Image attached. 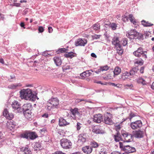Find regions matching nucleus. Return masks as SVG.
Wrapping results in <instances>:
<instances>
[{
    "instance_id": "51",
    "label": "nucleus",
    "mask_w": 154,
    "mask_h": 154,
    "mask_svg": "<svg viewBox=\"0 0 154 154\" xmlns=\"http://www.w3.org/2000/svg\"><path fill=\"white\" fill-rule=\"evenodd\" d=\"M2 132L0 131V140L2 139V142H3L4 140H5V138L4 137L2 136Z\"/></svg>"
},
{
    "instance_id": "63",
    "label": "nucleus",
    "mask_w": 154,
    "mask_h": 154,
    "mask_svg": "<svg viewBox=\"0 0 154 154\" xmlns=\"http://www.w3.org/2000/svg\"><path fill=\"white\" fill-rule=\"evenodd\" d=\"M100 154H107L106 152L103 149H101L100 152Z\"/></svg>"
},
{
    "instance_id": "58",
    "label": "nucleus",
    "mask_w": 154,
    "mask_h": 154,
    "mask_svg": "<svg viewBox=\"0 0 154 154\" xmlns=\"http://www.w3.org/2000/svg\"><path fill=\"white\" fill-rule=\"evenodd\" d=\"M136 63L140 65H142L143 63V61L142 60L141 61H136Z\"/></svg>"
},
{
    "instance_id": "30",
    "label": "nucleus",
    "mask_w": 154,
    "mask_h": 154,
    "mask_svg": "<svg viewBox=\"0 0 154 154\" xmlns=\"http://www.w3.org/2000/svg\"><path fill=\"white\" fill-rule=\"evenodd\" d=\"M141 23L144 26L148 27L152 26L153 25V24L149 23L148 21H146L144 20H143L141 21Z\"/></svg>"
},
{
    "instance_id": "19",
    "label": "nucleus",
    "mask_w": 154,
    "mask_h": 154,
    "mask_svg": "<svg viewBox=\"0 0 154 154\" xmlns=\"http://www.w3.org/2000/svg\"><path fill=\"white\" fill-rule=\"evenodd\" d=\"M59 125L60 126H66L69 124V123L63 119V118L60 117L59 119Z\"/></svg>"
},
{
    "instance_id": "26",
    "label": "nucleus",
    "mask_w": 154,
    "mask_h": 154,
    "mask_svg": "<svg viewBox=\"0 0 154 154\" xmlns=\"http://www.w3.org/2000/svg\"><path fill=\"white\" fill-rule=\"evenodd\" d=\"M113 137L114 138L115 141L116 142L122 140L121 134L119 132H118L116 134L113 135Z\"/></svg>"
},
{
    "instance_id": "55",
    "label": "nucleus",
    "mask_w": 154,
    "mask_h": 154,
    "mask_svg": "<svg viewBox=\"0 0 154 154\" xmlns=\"http://www.w3.org/2000/svg\"><path fill=\"white\" fill-rule=\"evenodd\" d=\"M52 154H66L65 153L62 152L61 151H58L55 152Z\"/></svg>"
},
{
    "instance_id": "42",
    "label": "nucleus",
    "mask_w": 154,
    "mask_h": 154,
    "mask_svg": "<svg viewBox=\"0 0 154 154\" xmlns=\"http://www.w3.org/2000/svg\"><path fill=\"white\" fill-rule=\"evenodd\" d=\"M70 69V66L68 65H65L62 67L63 70V71L69 69Z\"/></svg>"
},
{
    "instance_id": "1",
    "label": "nucleus",
    "mask_w": 154,
    "mask_h": 154,
    "mask_svg": "<svg viewBox=\"0 0 154 154\" xmlns=\"http://www.w3.org/2000/svg\"><path fill=\"white\" fill-rule=\"evenodd\" d=\"M20 97L22 99L34 101L36 100V97L37 98L36 95L33 94L32 90L29 88L22 89L20 91Z\"/></svg>"
},
{
    "instance_id": "9",
    "label": "nucleus",
    "mask_w": 154,
    "mask_h": 154,
    "mask_svg": "<svg viewBox=\"0 0 154 154\" xmlns=\"http://www.w3.org/2000/svg\"><path fill=\"white\" fill-rule=\"evenodd\" d=\"M71 114V116L73 119H79L80 117V113L78 111V109L77 108H75L73 109L70 110Z\"/></svg>"
},
{
    "instance_id": "16",
    "label": "nucleus",
    "mask_w": 154,
    "mask_h": 154,
    "mask_svg": "<svg viewBox=\"0 0 154 154\" xmlns=\"http://www.w3.org/2000/svg\"><path fill=\"white\" fill-rule=\"evenodd\" d=\"M7 127L8 129L12 131L14 130L15 127L16 126V123L13 120L8 122L7 123Z\"/></svg>"
},
{
    "instance_id": "4",
    "label": "nucleus",
    "mask_w": 154,
    "mask_h": 154,
    "mask_svg": "<svg viewBox=\"0 0 154 154\" xmlns=\"http://www.w3.org/2000/svg\"><path fill=\"white\" fill-rule=\"evenodd\" d=\"M127 35L131 39L136 38L138 39L143 40V35L137 32L135 29L131 30L128 31Z\"/></svg>"
},
{
    "instance_id": "14",
    "label": "nucleus",
    "mask_w": 154,
    "mask_h": 154,
    "mask_svg": "<svg viewBox=\"0 0 154 154\" xmlns=\"http://www.w3.org/2000/svg\"><path fill=\"white\" fill-rule=\"evenodd\" d=\"M20 150V151L23 152L22 154H32V152L28 145L21 148Z\"/></svg>"
},
{
    "instance_id": "11",
    "label": "nucleus",
    "mask_w": 154,
    "mask_h": 154,
    "mask_svg": "<svg viewBox=\"0 0 154 154\" xmlns=\"http://www.w3.org/2000/svg\"><path fill=\"white\" fill-rule=\"evenodd\" d=\"M93 121L94 122L97 123H100L103 121V117L102 115L100 114H96L94 116Z\"/></svg>"
},
{
    "instance_id": "21",
    "label": "nucleus",
    "mask_w": 154,
    "mask_h": 154,
    "mask_svg": "<svg viewBox=\"0 0 154 154\" xmlns=\"http://www.w3.org/2000/svg\"><path fill=\"white\" fill-rule=\"evenodd\" d=\"M53 60L57 66H59L61 65L62 61L60 57H55L53 58Z\"/></svg>"
},
{
    "instance_id": "8",
    "label": "nucleus",
    "mask_w": 154,
    "mask_h": 154,
    "mask_svg": "<svg viewBox=\"0 0 154 154\" xmlns=\"http://www.w3.org/2000/svg\"><path fill=\"white\" fill-rule=\"evenodd\" d=\"M130 126L132 129H137L140 128L142 126V123L141 120H138L132 122L130 124Z\"/></svg>"
},
{
    "instance_id": "34",
    "label": "nucleus",
    "mask_w": 154,
    "mask_h": 154,
    "mask_svg": "<svg viewBox=\"0 0 154 154\" xmlns=\"http://www.w3.org/2000/svg\"><path fill=\"white\" fill-rule=\"evenodd\" d=\"M22 86L21 85L20 83L14 84L10 85L8 86V88L11 89H15L17 87H20Z\"/></svg>"
},
{
    "instance_id": "31",
    "label": "nucleus",
    "mask_w": 154,
    "mask_h": 154,
    "mask_svg": "<svg viewBox=\"0 0 154 154\" xmlns=\"http://www.w3.org/2000/svg\"><path fill=\"white\" fill-rule=\"evenodd\" d=\"M121 71V70L120 68L118 66L116 67L113 71V73L114 75H118L120 73Z\"/></svg>"
},
{
    "instance_id": "59",
    "label": "nucleus",
    "mask_w": 154,
    "mask_h": 154,
    "mask_svg": "<svg viewBox=\"0 0 154 154\" xmlns=\"http://www.w3.org/2000/svg\"><path fill=\"white\" fill-rule=\"evenodd\" d=\"M150 33L149 32H146L143 35V36H145V38H147V37L149 35Z\"/></svg>"
},
{
    "instance_id": "6",
    "label": "nucleus",
    "mask_w": 154,
    "mask_h": 154,
    "mask_svg": "<svg viewBox=\"0 0 154 154\" xmlns=\"http://www.w3.org/2000/svg\"><path fill=\"white\" fill-rule=\"evenodd\" d=\"M121 134L125 138V142H129L131 141V139L133 140L134 137L133 134H131L124 131H121Z\"/></svg>"
},
{
    "instance_id": "15",
    "label": "nucleus",
    "mask_w": 154,
    "mask_h": 154,
    "mask_svg": "<svg viewBox=\"0 0 154 154\" xmlns=\"http://www.w3.org/2000/svg\"><path fill=\"white\" fill-rule=\"evenodd\" d=\"M3 115L7 119L11 120L14 117V116L12 113H9L7 109H4L3 112Z\"/></svg>"
},
{
    "instance_id": "28",
    "label": "nucleus",
    "mask_w": 154,
    "mask_h": 154,
    "mask_svg": "<svg viewBox=\"0 0 154 154\" xmlns=\"http://www.w3.org/2000/svg\"><path fill=\"white\" fill-rule=\"evenodd\" d=\"M106 25H108L109 28L111 29L112 30H114L116 29L118 24L115 23H110L109 24H106Z\"/></svg>"
},
{
    "instance_id": "38",
    "label": "nucleus",
    "mask_w": 154,
    "mask_h": 154,
    "mask_svg": "<svg viewBox=\"0 0 154 154\" xmlns=\"http://www.w3.org/2000/svg\"><path fill=\"white\" fill-rule=\"evenodd\" d=\"M34 147L37 148L39 150H40L41 148V145L40 143L36 142L34 145Z\"/></svg>"
},
{
    "instance_id": "10",
    "label": "nucleus",
    "mask_w": 154,
    "mask_h": 154,
    "mask_svg": "<svg viewBox=\"0 0 154 154\" xmlns=\"http://www.w3.org/2000/svg\"><path fill=\"white\" fill-rule=\"evenodd\" d=\"M87 137L86 133H82L79 135L78 141L79 143H80L81 144H82L85 142Z\"/></svg>"
},
{
    "instance_id": "22",
    "label": "nucleus",
    "mask_w": 154,
    "mask_h": 154,
    "mask_svg": "<svg viewBox=\"0 0 154 154\" xmlns=\"http://www.w3.org/2000/svg\"><path fill=\"white\" fill-rule=\"evenodd\" d=\"M82 150L84 152L87 154H88L91 153L92 152V149L91 146H86L82 148Z\"/></svg>"
},
{
    "instance_id": "62",
    "label": "nucleus",
    "mask_w": 154,
    "mask_h": 154,
    "mask_svg": "<svg viewBox=\"0 0 154 154\" xmlns=\"http://www.w3.org/2000/svg\"><path fill=\"white\" fill-rule=\"evenodd\" d=\"M94 83H96L97 84H101L102 85H104V84L103 83H102L101 81H97V80H95L94 82Z\"/></svg>"
},
{
    "instance_id": "52",
    "label": "nucleus",
    "mask_w": 154,
    "mask_h": 154,
    "mask_svg": "<svg viewBox=\"0 0 154 154\" xmlns=\"http://www.w3.org/2000/svg\"><path fill=\"white\" fill-rule=\"evenodd\" d=\"M121 128V127L120 126V125H116L115 126V129L117 132H119V131L120 130Z\"/></svg>"
},
{
    "instance_id": "17",
    "label": "nucleus",
    "mask_w": 154,
    "mask_h": 154,
    "mask_svg": "<svg viewBox=\"0 0 154 154\" xmlns=\"http://www.w3.org/2000/svg\"><path fill=\"white\" fill-rule=\"evenodd\" d=\"M124 151H125V153H132L136 151V150L135 148L131 147L129 145H126L124 148Z\"/></svg>"
},
{
    "instance_id": "3",
    "label": "nucleus",
    "mask_w": 154,
    "mask_h": 154,
    "mask_svg": "<svg viewBox=\"0 0 154 154\" xmlns=\"http://www.w3.org/2000/svg\"><path fill=\"white\" fill-rule=\"evenodd\" d=\"M59 104V100L57 98H52L47 103V109L51 110L52 109L57 108Z\"/></svg>"
},
{
    "instance_id": "41",
    "label": "nucleus",
    "mask_w": 154,
    "mask_h": 154,
    "mask_svg": "<svg viewBox=\"0 0 154 154\" xmlns=\"http://www.w3.org/2000/svg\"><path fill=\"white\" fill-rule=\"evenodd\" d=\"M136 116V115L135 114L133 113L132 112H131L129 114V116L128 117L129 119L131 121V119L133 118L134 117Z\"/></svg>"
},
{
    "instance_id": "45",
    "label": "nucleus",
    "mask_w": 154,
    "mask_h": 154,
    "mask_svg": "<svg viewBox=\"0 0 154 154\" xmlns=\"http://www.w3.org/2000/svg\"><path fill=\"white\" fill-rule=\"evenodd\" d=\"M100 69L101 71H106L109 69V67L107 65L103 67H101Z\"/></svg>"
},
{
    "instance_id": "25",
    "label": "nucleus",
    "mask_w": 154,
    "mask_h": 154,
    "mask_svg": "<svg viewBox=\"0 0 154 154\" xmlns=\"http://www.w3.org/2000/svg\"><path fill=\"white\" fill-rule=\"evenodd\" d=\"M92 131L94 133L96 134H103L104 133L103 130L98 128H94L93 129Z\"/></svg>"
},
{
    "instance_id": "36",
    "label": "nucleus",
    "mask_w": 154,
    "mask_h": 154,
    "mask_svg": "<svg viewBox=\"0 0 154 154\" xmlns=\"http://www.w3.org/2000/svg\"><path fill=\"white\" fill-rule=\"evenodd\" d=\"M119 38L118 37H115L112 39V43L113 45L115 46L119 43Z\"/></svg>"
},
{
    "instance_id": "33",
    "label": "nucleus",
    "mask_w": 154,
    "mask_h": 154,
    "mask_svg": "<svg viewBox=\"0 0 154 154\" xmlns=\"http://www.w3.org/2000/svg\"><path fill=\"white\" fill-rule=\"evenodd\" d=\"M24 110V109L23 106L22 107H20V106L17 109L14 110V111L16 113H21L23 112V113Z\"/></svg>"
},
{
    "instance_id": "60",
    "label": "nucleus",
    "mask_w": 154,
    "mask_h": 154,
    "mask_svg": "<svg viewBox=\"0 0 154 154\" xmlns=\"http://www.w3.org/2000/svg\"><path fill=\"white\" fill-rule=\"evenodd\" d=\"M11 5L13 6H16V7H18L20 6V4L19 3H14Z\"/></svg>"
},
{
    "instance_id": "12",
    "label": "nucleus",
    "mask_w": 154,
    "mask_h": 154,
    "mask_svg": "<svg viewBox=\"0 0 154 154\" xmlns=\"http://www.w3.org/2000/svg\"><path fill=\"white\" fill-rule=\"evenodd\" d=\"M87 40L85 39L84 40L82 38L78 39L75 42V45L77 46H84L87 43Z\"/></svg>"
},
{
    "instance_id": "64",
    "label": "nucleus",
    "mask_w": 154,
    "mask_h": 154,
    "mask_svg": "<svg viewBox=\"0 0 154 154\" xmlns=\"http://www.w3.org/2000/svg\"><path fill=\"white\" fill-rule=\"evenodd\" d=\"M111 154H121V153L118 151H113L111 153Z\"/></svg>"
},
{
    "instance_id": "44",
    "label": "nucleus",
    "mask_w": 154,
    "mask_h": 154,
    "mask_svg": "<svg viewBox=\"0 0 154 154\" xmlns=\"http://www.w3.org/2000/svg\"><path fill=\"white\" fill-rule=\"evenodd\" d=\"M91 144L92 146L94 148H97L99 146L98 143L95 142H92Z\"/></svg>"
},
{
    "instance_id": "32",
    "label": "nucleus",
    "mask_w": 154,
    "mask_h": 154,
    "mask_svg": "<svg viewBox=\"0 0 154 154\" xmlns=\"http://www.w3.org/2000/svg\"><path fill=\"white\" fill-rule=\"evenodd\" d=\"M23 107L24 110L32 109V106L31 104L30 103H27L25 104L23 106Z\"/></svg>"
},
{
    "instance_id": "29",
    "label": "nucleus",
    "mask_w": 154,
    "mask_h": 154,
    "mask_svg": "<svg viewBox=\"0 0 154 154\" xmlns=\"http://www.w3.org/2000/svg\"><path fill=\"white\" fill-rule=\"evenodd\" d=\"M20 106V104L17 101H14L11 104L12 107L13 109L14 110L15 109L18 107Z\"/></svg>"
},
{
    "instance_id": "39",
    "label": "nucleus",
    "mask_w": 154,
    "mask_h": 154,
    "mask_svg": "<svg viewBox=\"0 0 154 154\" xmlns=\"http://www.w3.org/2000/svg\"><path fill=\"white\" fill-rule=\"evenodd\" d=\"M93 29L95 30H97L100 29V25L98 23H96L93 26Z\"/></svg>"
},
{
    "instance_id": "27",
    "label": "nucleus",
    "mask_w": 154,
    "mask_h": 154,
    "mask_svg": "<svg viewBox=\"0 0 154 154\" xmlns=\"http://www.w3.org/2000/svg\"><path fill=\"white\" fill-rule=\"evenodd\" d=\"M131 76L129 75V72H126L122 73L121 76V79L123 80H125L128 79V77Z\"/></svg>"
},
{
    "instance_id": "57",
    "label": "nucleus",
    "mask_w": 154,
    "mask_h": 154,
    "mask_svg": "<svg viewBox=\"0 0 154 154\" xmlns=\"http://www.w3.org/2000/svg\"><path fill=\"white\" fill-rule=\"evenodd\" d=\"M59 51L62 53H64L66 51V50L65 48H60L59 49Z\"/></svg>"
},
{
    "instance_id": "5",
    "label": "nucleus",
    "mask_w": 154,
    "mask_h": 154,
    "mask_svg": "<svg viewBox=\"0 0 154 154\" xmlns=\"http://www.w3.org/2000/svg\"><path fill=\"white\" fill-rule=\"evenodd\" d=\"M60 144L63 149H69L72 147V143L71 141L67 139H61L60 140Z\"/></svg>"
},
{
    "instance_id": "50",
    "label": "nucleus",
    "mask_w": 154,
    "mask_h": 154,
    "mask_svg": "<svg viewBox=\"0 0 154 154\" xmlns=\"http://www.w3.org/2000/svg\"><path fill=\"white\" fill-rule=\"evenodd\" d=\"M119 144L120 148L122 149V150H124V148L125 147V146L126 145H124L123 143L121 142H119Z\"/></svg>"
},
{
    "instance_id": "35",
    "label": "nucleus",
    "mask_w": 154,
    "mask_h": 154,
    "mask_svg": "<svg viewBox=\"0 0 154 154\" xmlns=\"http://www.w3.org/2000/svg\"><path fill=\"white\" fill-rule=\"evenodd\" d=\"M75 54L72 52H70L64 54L65 56L67 58H72L75 57Z\"/></svg>"
},
{
    "instance_id": "7",
    "label": "nucleus",
    "mask_w": 154,
    "mask_h": 154,
    "mask_svg": "<svg viewBox=\"0 0 154 154\" xmlns=\"http://www.w3.org/2000/svg\"><path fill=\"white\" fill-rule=\"evenodd\" d=\"M111 114L108 112H106L104 114L103 122L106 124L112 125L113 124V122L111 119Z\"/></svg>"
},
{
    "instance_id": "49",
    "label": "nucleus",
    "mask_w": 154,
    "mask_h": 154,
    "mask_svg": "<svg viewBox=\"0 0 154 154\" xmlns=\"http://www.w3.org/2000/svg\"><path fill=\"white\" fill-rule=\"evenodd\" d=\"M80 75L81 76H82L84 77V76H85L86 77H88L89 76V75L87 74L86 73V71L84 72H82V73Z\"/></svg>"
},
{
    "instance_id": "23",
    "label": "nucleus",
    "mask_w": 154,
    "mask_h": 154,
    "mask_svg": "<svg viewBox=\"0 0 154 154\" xmlns=\"http://www.w3.org/2000/svg\"><path fill=\"white\" fill-rule=\"evenodd\" d=\"M32 109H28L24 110L23 111V114L27 119H30L31 118V111Z\"/></svg>"
},
{
    "instance_id": "24",
    "label": "nucleus",
    "mask_w": 154,
    "mask_h": 154,
    "mask_svg": "<svg viewBox=\"0 0 154 154\" xmlns=\"http://www.w3.org/2000/svg\"><path fill=\"white\" fill-rule=\"evenodd\" d=\"M139 69L138 68L136 67H133L132 68L129 72V75L131 76H133L136 74L137 73Z\"/></svg>"
},
{
    "instance_id": "53",
    "label": "nucleus",
    "mask_w": 154,
    "mask_h": 154,
    "mask_svg": "<svg viewBox=\"0 0 154 154\" xmlns=\"http://www.w3.org/2000/svg\"><path fill=\"white\" fill-rule=\"evenodd\" d=\"M44 29L42 26H40L39 27L38 30L39 32H42L44 31Z\"/></svg>"
},
{
    "instance_id": "56",
    "label": "nucleus",
    "mask_w": 154,
    "mask_h": 154,
    "mask_svg": "<svg viewBox=\"0 0 154 154\" xmlns=\"http://www.w3.org/2000/svg\"><path fill=\"white\" fill-rule=\"evenodd\" d=\"M28 12V8H26L23 10V14L26 15Z\"/></svg>"
},
{
    "instance_id": "20",
    "label": "nucleus",
    "mask_w": 154,
    "mask_h": 154,
    "mask_svg": "<svg viewBox=\"0 0 154 154\" xmlns=\"http://www.w3.org/2000/svg\"><path fill=\"white\" fill-rule=\"evenodd\" d=\"M116 50L117 51V53L120 55H121L123 52V50L122 49V47L120 45V44L119 43L115 46Z\"/></svg>"
},
{
    "instance_id": "47",
    "label": "nucleus",
    "mask_w": 154,
    "mask_h": 154,
    "mask_svg": "<svg viewBox=\"0 0 154 154\" xmlns=\"http://www.w3.org/2000/svg\"><path fill=\"white\" fill-rule=\"evenodd\" d=\"M122 44L123 46H126L128 44L127 40L126 39H123L122 41Z\"/></svg>"
},
{
    "instance_id": "40",
    "label": "nucleus",
    "mask_w": 154,
    "mask_h": 154,
    "mask_svg": "<svg viewBox=\"0 0 154 154\" xmlns=\"http://www.w3.org/2000/svg\"><path fill=\"white\" fill-rule=\"evenodd\" d=\"M101 36V35H97L95 34L92 35V38L93 39H97L99 38Z\"/></svg>"
},
{
    "instance_id": "46",
    "label": "nucleus",
    "mask_w": 154,
    "mask_h": 154,
    "mask_svg": "<svg viewBox=\"0 0 154 154\" xmlns=\"http://www.w3.org/2000/svg\"><path fill=\"white\" fill-rule=\"evenodd\" d=\"M143 53L142 54L141 57H142L143 59H146L147 58L146 54L147 52L146 51H144Z\"/></svg>"
},
{
    "instance_id": "2",
    "label": "nucleus",
    "mask_w": 154,
    "mask_h": 154,
    "mask_svg": "<svg viewBox=\"0 0 154 154\" xmlns=\"http://www.w3.org/2000/svg\"><path fill=\"white\" fill-rule=\"evenodd\" d=\"M20 137L21 138H25L27 140L29 139L33 140L37 138L38 136L35 132L27 131L22 133L20 135Z\"/></svg>"
},
{
    "instance_id": "13",
    "label": "nucleus",
    "mask_w": 154,
    "mask_h": 154,
    "mask_svg": "<svg viewBox=\"0 0 154 154\" xmlns=\"http://www.w3.org/2000/svg\"><path fill=\"white\" fill-rule=\"evenodd\" d=\"M133 136L136 138H141L143 137L144 132L142 130H139L133 132Z\"/></svg>"
},
{
    "instance_id": "43",
    "label": "nucleus",
    "mask_w": 154,
    "mask_h": 154,
    "mask_svg": "<svg viewBox=\"0 0 154 154\" xmlns=\"http://www.w3.org/2000/svg\"><path fill=\"white\" fill-rule=\"evenodd\" d=\"M82 101H85L87 102H88L90 103H91V101H88L86 99H76L75 100V102L77 103H79Z\"/></svg>"
},
{
    "instance_id": "48",
    "label": "nucleus",
    "mask_w": 154,
    "mask_h": 154,
    "mask_svg": "<svg viewBox=\"0 0 154 154\" xmlns=\"http://www.w3.org/2000/svg\"><path fill=\"white\" fill-rule=\"evenodd\" d=\"M82 125L79 122H77L76 125L77 130L79 131L82 127Z\"/></svg>"
},
{
    "instance_id": "54",
    "label": "nucleus",
    "mask_w": 154,
    "mask_h": 154,
    "mask_svg": "<svg viewBox=\"0 0 154 154\" xmlns=\"http://www.w3.org/2000/svg\"><path fill=\"white\" fill-rule=\"evenodd\" d=\"M109 83L110 85H112L113 86L116 87L117 88L120 87L119 86L120 85L119 84H116L114 83Z\"/></svg>"
},
{
    "instance_id": "18",
    "label": "nucleus",
    "mask_w": 154,
    "mask_h": 154,
    "mask_svg": "<svg viewBox=\"0 0 154 154\" xmlns=\"http://www.w3.org/2000/svg\"><path fill=\"white\" fill-rule=\"evenodd\" d=\"M143 48L140 47L137 49V50L135 51L133 53V54L136 57H140L142 54L143 53Z\"/></svg>"
},
{
    "instance_id": "61",
    "label": "nucleus",
    "mask_w": 154,
    "mask_h": 154,
    "mask_svg": "<svg viewBox=\"0 0 154 154\" xmlns=\"http://www.w3.org/2000/svg\"><path fill=\"white\" fill-rule=\"evenodd\" d=\"M145 68V66H143L141 67L140 69V72L141 73H143L144 72V70Z\"/></svg>"
},
{
    "instance_id": "37",
    "label": "nucleus",
    "mask_w": 154,
    "mask_h": 154,
    "mask_svg": "<svg viewBox=\"0 0 154 154\" xmlns=\"http://www.w3.org/2000/svg\"><path fill=\"white\" fill-rule=\"evenodd\" d=\"M129 20L132 23L134 24H135L136 22V21L134 20V18L132 14H130L129 15Z\"/></svg>"
}]
</instances>
